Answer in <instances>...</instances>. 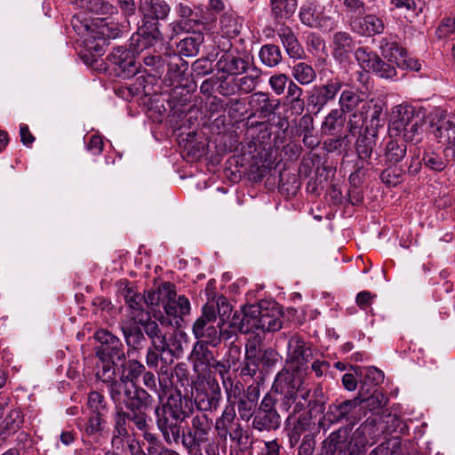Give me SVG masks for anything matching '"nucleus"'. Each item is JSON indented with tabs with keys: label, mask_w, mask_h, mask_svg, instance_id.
Here are the masks:
<instances>
[{
	"label": "nucleus",
	"mask_w": 455,
	"mask_h": 455,
	"mask_svg": "<svg viewBox=\"0 0 455 455\" xmlns=\"http://www.w3.org/2000/svg\"><path fill=\"white\" fill-rule=\"evenodd\" d=\"M115 412L113 413V434L111 444L114 448L119 449L124 446V441L129 439L131 435L129 428L128 412L124 410L121 403H114Z\"/></svg>",
	"instance_id": "20"
},
{
	"label": "nucleus",
	"mask_w": 455,
	"mask_h": 455,
	"mask_svg": "<svg viewBox=\"0 0 455 455\" xmlns=\"http://www.w3.org/2000/svg\"><path fill=\"white\" fill-rule=\"evenodd\" d=\"M435 136L447 141L443 156L455 162V116H449L437 128Z\"/></svg>",
	"instance_id": "28"
},
{
	"label": "nucleus",
	"mask_w": 455,
	"mask_h": 455,
	"mask_svg": "<svg viewBox=\"0 0 455 455\" xmlns=\"http://www.w3.org/2000/svg\"><path fill=\"white\" fill-rule=\"evenodd\" d=\"M193 397L196 407L200 411H215L222 398L219 383L211 378L198 375L192 381Z\"/></svg>",
	"instance_id": "6"
},
{
	"label": "nucleus",
	"mask_w": 455,
	"mask_h": 455,
	"mask_svg": "<svg viewBox=\"0 0 455 455\" xmlns=\"http://www.w3.org/2000/svg\"><path fill=\"white\" fill-rule=\"evenodd\" d=\"M139 323L143 328L146 336L150 339L151 346L160 353L172 352L174 346L175 335L170 332L164 326V323H160L149 317L140 318Z\"/></svg>",
	"instance_id": "13"
},
{
	"label": "nucleus",
	"mask_w": 455,
	"mask_h": 455,
	"mask_svg": "<svg viewBox=\"0 0 455 455\" xmlns=\"http://www.w3.org/2000/svg\"><path fill=\"white\" fill-rule=\"evenodd\" d=\"M106 415L91 414L85 424L86 435L92 436L100 434L107 426Z\"/></svg>",
	"instance_id": "55"
},
{
	"label": "nucleus",
	"mask_w": 455,
	"mask_h": 455,
	"mask_svg": "<svg viewBox=\"0 0 455 455\" xmlns=\"http://www.w3.org/2000/svg\"><path fill=\"white\" fill-rule=\"evenodd\" d=\"M379 48L381 54L388 61L398 62L397 55L400 54L403 57L402 49L399 47L397 43L390 41L388 38L384 37L379 41Z\"/></svg>",
	"instance_id": "51"
},
{
	"label": "nucleus",
	"mask_w": 455,
	"mask_h": 455,
	"mask_svg": "<svg viewBox=\"0 0 455 455\" xmlns=\"http://www.w3.org/2000/svg\"><path fill=\"white\" fill-rule=\"evenodd\" d=\"M343 113L339 109L331 110L322 124V131L325 133H331L344 124Z\"/></svg>",
	"instance_id": "52"
},
{
	"label": "nucleus",
	"mask_w": 455,
	"mask_h": 455,
	"mask_svg": "<svg viewBox=\"0 0 455 455\" xmlns=\"http://www.w3.org/2000/svg\"><path fill=\"white\" fill-rule=\"evenodd\" d=\"M362 399L363 403H365L364 407H366L371 411L381 409L387 404V402L386 395L377 389L374 390L369 397H363L362 395Z\"/></svg>",
	"instance_id": "57"
},
{
	"label": "nucleus",
	"mask_w": 455,
	"mask_h": 455,
	"mask_svg": "<svg viewBox=\"0 0 455 455\" xmlns=\"http://www.w3.org/2000/svg\"><path fill=\"white\" fill-rule=\"evenodd\" d=\"M229 438L240 447H247L251 443L248 432L243 430L236 418L233 419L231 424Z\"/></svg>",
	"instance_id": "48"
},
{
	"label": "nucleus",
	"mask_w": 455,
	"mask_h": 455,
	"mask_svg": "<svg viewBox=\"0 0 455 455\" xmlns=\"http://www.w3.org/2000/svg\"><path fill=\"white\" fill-rule=\"evenodd\" d=\"M276 399L266 395L252 419L251 427L259 432H270L281 426V416L275 408Z\"/></svg>",
	"instance_id": "12"
},
{
	"label": "nucleus",
	"mask_w": 455,
	"mask_h": 455,
	"mask_svg": "<svg viewBox=\"0 0 455 455\" xmlns=\"http://www.w3.org/2000/svg\"><path fill=\"white\" fill-rule=\"evenodd\" d=\"M140 432H142L143 439L148 443V455H155L161 448L165 446L163 444L158 435L150 431V427L147 428V430H141Z\"/></svg>",
	"instance_id": "59"
},
{
	"label": "nucleus",
	"mask_w": 455,
	"mask_h": 455,
	"mask_svg": "<svg viewBox=\"0 0 455 455\" xmlns=\"http://www.w3.org/2000/svg\"><path fill=\"white\" fill-rule=\"evenodd\" d=\"M150 46V44H148L146 47H142L141 49L137 45L134 51H131L124 46L116 47L110 53L109 60L118 68L120 75L122 74L124 78L132 77L138 72L134 52L140 54Z\"/></svg>",
	"instance_id": "17"
},
{
	"label": "nucleus",
	"mask_w": 455,
	"mask_h": 455,
	"mask_svg": "<svg viewBox=\"0 0 455 455\" xmlns=\"http://www.w3.org/2000/svg\"><path fill=\"white\" fill-rule=\"evenodd\" d=\"M362 395L354 399L337 402L328 406L326 419L331 423H339L345 421L350 426L357 424L363 415V407Z\"/></svg>",
	"instance_id": "11"
},
{
	"label": "nucleus",
	"mask_w": 455,
	"mask_h": 455,
	"mask_svg": "<svg viewBox=\"0 0 455 455\" xmlns=\"http://www.w3.org/2000/svg\"><path fill=\"white\" fill-rule=\"evenodd\" d=\"M233 403H236L237 411L239 417L243 421H249L251 419H253L256 413V406L252 403L245 401L241 397L236 402L234 401ZM235 406V404H233Z\"/></svg>",
	"instance_id": "62"
},
{
	"label": "nucleus",
	"mask_w": 455,
	"mask_h": 455,
	"mask_svg": "<svg viewBox=\"0 0 455 455\" xmlns=\"http://www.w3.org/2000/svg\"><path fill=\"white\" fill-rule=\"evenodd\" d=\"M421 116H422L417 113L412 106H395L393 108L390 116V133H394L395 136L401 135L403 129H404L411 120H415L416 118H419Z\"/></svg>",
	"instance_id": "23"
},
{
	"label": "nucleus",
	"mask_w": 455,
	"mask_h": 455,
	"mask_svg": "<svg viewBox=\"0 0 455 455\" xmlns=\"http://www.w3.org/2000/svg\"><path fill=\"white\" fill-rule=\"evenodd\" d=\"M216 308L214 304L207 303L202 308L201 315L195 321L192 332L199 341H206L215 347L220 343L218 331Z\"/></svg>",
	"instance_id": "10"
},
{
	"label": "nucleus",
	"mask_w": 455,
	"mask_h": 455,
	"mask_svg": "<svg viewBox=\"0 0 455 455\" xmlns=\"http://www.w3.org/2000/svg\"><path fill=\"white\" fill-rule=\"evenodd\" d=\"M236 418L235 410L234 405L226 406L220 417L216 419L214 428L218 442L223 443V448L226 449L228 437H229L231 424L233 419Z\"/></svg>",
	"instance_id": "33"
},
{
	"label": "nucleus",
	"mask_w": 455,
	"mask_h": 455,
	"mask_svg": "<svg viewBox=\"0 0 455 455\" xmlns=\"http://www.w3.org/2000/svg\"><path fill=\"white\" fill-rule=\"evenodd\" d=\"M282 312L275 302L262 301L257 305H248L243 308V317L239 331L243 333L276 331L282 328Z\"/></svg>",
	"instance_id": "3"
},
{
	"label": "nucleus",
	"mask_w": 455,
	"mask_h": 455,
	"mask_svg": "<svg viewBox=\"0 0 455 455\" xmlns=\"http://www.w3.org/2000/svg\"><path fill=\"white\" fill-rule=\"evenodd\" d=\"M193 412L192 400L176 391L168 395L165 402L154 409L157 429L167 444H179L182 437V423Z\"/></svg>",
	"instance_id": "1"
},
{
	"label": "nucleus",
	"mask_w": 455,
	"mask_h": 455,
	"mask_svg": "<svg viewBox=\"0 0 455 455\" xmlns=\"http://www.w3.org/2000/svg\"><path fill=\"white\" fill-rule=\"evenodd\" d=\"M254 355L259 366L261 365L266 369L273 367L278 362L277 352L270 347L259 350L255 348Z\"/></svg>",
	"instance_id": "53"
},
{
	"label": "nucleus",
	"mask_w": 455,
	"mask_h": 455,
	"mask_svg": "<svg viewBox=\"0 0 455 455\" xmlns=\"http://www.w3.org/2000/svg\"><path fill=\"white\" fill-rule=\"evenodd\" d=\"M215 67L224 76H237L246 72L249 61L240 55L237 49H229L222 52Z\"/></svg>",
	"instance_id": "18"
},
{
	"label": "nucleus",
	"mask_w": 455,
	"mask_h": 455,
	"mask_svg": "<svg viewBox=\"0 0 455 455\" xmlns=\"http://www.w3.org/2000/svg\"><path fill=\"white\" fill-rule=\"evenodd\" d=\"M94 338L98 342L95 347L96 356L102 366L112 364L115 367L125 359L124 346L117 336L108 330L100 329L95 332Z\"/></svg>",
	"instance_id": "8"
},
{
	"label": "nucleus",
	"mask_w": 455,
	"mask_h": 455,
	"mask_svg": "<svg viewBox=\"0 0 455 455\" xmlns=\"http://www.w3.org/2000/svg\"><path fill=\"white\" fill-rule=\"evenodd\" d=\"M303 90L292 80H290L287 86L286 100L292 110L297 113H302L305 107L302 99Z\"/></svg>",
	"instance_id": "42"
},
{
	"label": "nucleus",
	"mask_w": 455,
	"mask_h": 455,
	"mask_svg": "<svg viewBox=\"0 0 455 455\" xmlns=\"http://www.w3.org/2000/svg\"><path fill=\"white\" fill-rule=\"evenodd\" d=\"M213 60L209 57L197 59L192 64V70L196 76H204L214 70Z\"/></svg>",
	"instance_id": "61"
},
{
	"label": "nucleus",
	"mask_w": 455,
	"mask_h": 455,
	"mask_svg": "<svg viewBox=\"0 0 455 455\" xmlns=\"http://www.w3.org/2000/svg\"><path fill=\"white\" fill-rule=\"evenodd\" d=\"M365 100L361 97V95L354 92L352 90H344L339 97V104L340 109H339L343 114L351 113L355 114L360 111V107Z\"/></svg>",
	"instance_id": "35"
},
{
	"label": "nucleus",
	"mask_w": 455,
	"mask_h": 455,
	"mask_svg": "<svg viewBox=\"0 0 455 455\" xmlns=\"http://www.w3.org/2000/svg\"><path fill=\"white\" fill-rule=\"evenodd\" d=\"M145 366L136 359L121 361L118 367L120 374L116 379V366L108 364L99 368L96 376L106 384L108 395L112 402H120V398L124 396L133 395L135 392L147 391L146 389L136 385L139 379L144 372Z\"/></svg>",
	"instance_id": "2"
},
{
	"label": "nucleus",
	"mask_w": 455,
	"mask_h": 455,
	"mask_svg": "<svg viewBox=\"0 0 455 455\" xmlns=\"http://www.w3.org/2000/svg\"><path fill=\"white\" fill-rule=\"evenodd\" d=\"M330 46L333 58L339 62H343L348 59L350 53L354 51L355 41L350 33L337 31L331 36Z\"/></svg>",
	"instance_id": "25"
},
{
	"label": "nucleus",
	"mask_w": 455,
	"mask_h": 455,
	"mask_svg": "<svg viewBox=\"0 0 455 455\" xmlns=\"http://www.w3.org/2000/svg\"><path fill=\"white\" fill-rule=\"evenodd\" d=\"M425 125L426 122L424 121L423 116L411 120V123H409V124H407V126L402 131L404 140L411 141L415 144L420 142L423 139Z\"/></svg>",
	"instance_id": "40"
},
{
	"label": "nucleus",
	"mask_w": 455,
	"mask_h": 455,
	"mask_svg": "<svg viewBox=\"0 0 455 455\" xmlns=\"http://www.w3.org/2000/svg\"><path fill=\"white\" fill-rule=\"evenodd\" d=\"M259 57L262 64L268 68L276 67L283 60L280 47L274 44L262 45L259 52Z\"/></svg>",
	"instance_id": "36"
},
{
	"label": "nucleus",
	"mask_w": 455,
	"mask_h": 455,
	"mask_svg": "<svg viewBox=\"0 0 455 455\" xmlns=\"http://www.w3.org/2000/svg\"><path fill=\"white\" fill-rule=\"evenodd\" d=\"M401 443L397 439L388 440L377 446L372 453L374 455H399Z\"/></svg>",
	"instance_id": "60"
},
{
	"label": "nucleus",
	"mask_w": 455,
	"mask_h": 455,
	"mask_svg": "<svg viewBox=\"0 0 455 455\" xmlns=\"http://www.w3.org/2000/svg\"><path fill=\"white\" fill-rule=\"evenodd\" d=\"M165 63L168 68L166 76L168 77L170 84L178 81L188 67L187 62L178 54L166 56Z\"/></svg>",
	"instance_id": "39"
},
{
	"label": "nucleus",
	"mask_w": 455,
	"mask_h": 455,
	"mask_svg": "<svg viewBox=\"0 0 455 455\" xmlns=\"http://www.w3.org/2000/svg\"><path fill=\"white\" fill-rule=\"evenodd\" d=\"M212 419L205 413L192 415L182 430L180 444L188 454L202 452L203 445L212 435Z\"/></svg>",
	"instance_id": "5"
},
{
	"label": "nucleus",
	"mask_w": 455,
	"mask_h": 455,
	"mask_svg": "<svg viewBox=\"0 0 455 455\" xmlns=\"http://www.w3.org/2000/svg\"><path fill=\"white\" fill-rule=\"evenodd\" d=\"M406 145L403 141L390 139L385 147V156L391 164L400 162L406 155Z\"/></svg>",
	"instance_id": "43"
},
{
	"label": "nucleus",
	"mask_w": 455,
	"mask_h": 455,
	"mask_svg": "<svg viewBox=\"0 0 455 455\" xmlns=\"http://www.w3.org/2000/svg\"><path fill=\"white\" fill-rule=\"evenodd\" d=\"M341 87L340 79L334 77L328 80L325 84L313 88L308 97V105L316 108L317 111L321 110L329 101L335 99Z\"/></svg>",
	"instance_id": "19"
},
{
	"label": "nucleus",
	"mask_w": 455,
	"mask_h": 455,
	"mask_svg": "<svg viewBox=\"0 0 455 455\" xmlns=\"http://www.w3.org/2000/svg\"><path fill=\"white\" fill-rule=\"evenodd\" d=\"M177 12L180 20L168 25L171 39L181 32H196L199 26L204 23L205 18L199 8L192 9L187 4H180Z\"/></svg>",
	"instance_id": "14"
},
{
	"label": "nucleus",
	"mask_w": 455,
	"mask_h": 455,
	"mask_svg": "<svg viewBox=\"0 0 455 455\" xmlns=\"http://www.w3.org/2000/svg\"><path fill=\"white\" fill-rule=\"evenodd\" d=\"M395 63V61H385L379 58V63L371 72L380 78L393 79L397 74Z\"/></svg>",
	"instance_id": "58"
},
{
	"label": "nucleus",
	"mask_w": 455,
	"mask_h": 455,
	"mask_svg": "<svg viewBox=\"0 0 455 455\" xmlns=\"http://www.w3.org/2000/svg\"><path fill=\"white\" fill-rule=\"evenodd\" d=\"M203 42V34L194 32V36L182 39L177 44L178 55H184L187 57L196 55Z\"/></svg>",
	"instance_id": "37"
},
{
	"label": "nucleus",
	"mask_w": 455,
	"mask_h": 455,
	"mask_svg": "<svg viewBox=\"0 0 455 455\" xmlns=\"http://www.w3.org/2000/svg\"><path fill=\"white\" fill-rule=\"evenodd\" d=\"M279 187L280 189L283 192H286L287 195H295L300 188V181L299 180L297 175L292 174L289 175L287 177V182H284V176L281 175Z\"/></svg>",
	"instance_id": "63"
},
{
	"label": "nucleus",
	"mask_w": 455,
	"mask_h": 455,
	"mask_svg": "<svg viewBox=\"0 0 455 455\" xmlns=\"http://www.w3.org/2000/svg\"><path fill=\"white\" fill-rule=\"evenodd\" d=\"M277 36L280 38L282 44L283 45L287 54L292 59H302L304 56V50L299 43L297 36H295L292 29L283 25L277 30Z\"/></svg>",
	"instance_id": "31"
},
{
	"label": "nucleus",
	"mask_w": 455,
	"mask_h": 455,
	"mask_svg": "<svg viewBox=\"0 0 455 455\" xmlns=\"http://www.w3.org/2000/svg\"><path fill=\"white\" fill-rule=\"evenodd\" d=\"M383 112V105L379 101L365 100L360 107V111L351 114L347 121V126L351 133H355L364 124L369 123L371 128L380 125V116Z\"/></svg>",
	"instance_id": "15"
},
{
	"label": "nucleus",
	"mask_w": 455,
	"mask_h": 455,
	"mask_svg": "<svg viewBox=\"0 0 455 455\" xmlns=\"http://www.w3.org/2000/svg\"><path fill=\"white\" fill-rule=\"evenodd\" d=\"M285 378V384L281 387L283 394L282 407L290 412L289 419L295 417L298 413L307 409L309 397H311L310 389L302 385L299 380L289 379Z\"/></svg>",
	"instance_id": "9"
},
{
	"label": "nucleus",
	"mask_w": 455,
	"mask_h": 455,
	"mask_svg": "<svg viewBox=\"0 0 455 455\" xmlns=\"http://www.w3.org/2000/svg\"><path fill=\"white\" fill-rule=\"evenodd\" d=\"M121 330L128 347L127 355L131 356L134 351H140L144 348L147 339L144 331L135 324L123 323Z\"/></svg>",
	"instance_id": "29"
},
{
	"label": "nucleus",
	"mask_w": 455,
	"mask_h": 455,
	"mask_svg": "<svg viewBox=\"0 0 455 455\" xmlns=\"http://www.w3.org/2000/svg\"><path fill=\"white\" fill-rule=\"evenodd\" d=\"M355 58L365 72L372 71L379 63V56L367 47L357 48L355 51Z\"/></svg>",
	"instance_id": "38"
},
{
	"label": "nucleus",
	"mask_w": 455,
	"mask_h": 455,
	"mask_svg": "<svg viewBox=\"0 0 455 455\" xmlns=\"http://www.w3.org/2000/svg\"><path fill=\"white\" fill-rule=\"evenodd\" d=\"M422 161L426 167L436 172H441L449 164L454 163V161H448L445 156L443 158L437 152L433 150L425 151Z\"/></svg>",
	"instance_id": "45"
},
{
	"label": "nucleus",
	"mask_w": 455,
	"mask_h": 455,
	"mask_svg": "<svg viewBox=\"0 0 455 455\" xmlns=\"http://www.w3.org/2000/svg\"><path fill=\"white\" fill-rule=\"evenodd\" d=\"M169 4L164 0H140L139 11L142 15L139 48L153 45L161 36L158 20H165L170 12Z\"/></svg>",
	"instance_id": "4"
},
{
	"label": "nucleus",
	"mask_w": 455,
	"mask_h": 455,
	"mask_svg": "<svg viewBox=\"0 0 455 455\" xmlns=\"http://www.w3.org/2000/svg\"><path fill=\"white\" fill-rule=\"evenodd\" d=\"M220 28L228 37L237 36L242 28V23L233 14L225 13L220 18Z\"/></svg>",
	"instance_id": "49"
},
{
	"label": "nucleus",
	"mask_w": 455,
	"mask_h": 455,
	"mask_svg": "<svg viewBox=\"0 0 455 455\" xmlns=\"http://www.w3.org/2000/svg\"><path fill=\"white\" fill-rule=\"evenodd\" d=\"M298 8V0H270V13L276 22L291 19Z\"/></svg>",
	"instance_id": "34"
},
{
	"label": "nucleus",
	"mask_w": 455,
	"mask_h": 455,
	"mask_svg": "<svg viewBox=\"0 0 455 455\" xmlns=\"http://www.w3.org/2000/svg\"><path fill=\"white\" fill-rule=\"evenodd\" d=\"M250 105L259 118H268L278 108L280 101L267 92H258L251 96Z\"/></svg>",
	"instance_id": "26"
},
{
	"label": "nucleus",
	"mask_w": 455,
	"mask_h": 455,
	"mask_svg": "<svg viewBox=\"0 0 455 455\" xmlns=\"http://www.w3.org/2000/svg\"><path fill=\"white\" fill-rule=\"evenodd\" d=\"M375 146L376 138L374 135H362L357 139L355 149L362 163V168L375 169L379 164V156L377 153L373 156Z\"/></svg>",
	"instance_id": "21"
},
{
	"label": "nucleus",
	"mask_w": 455,
	"mask_h": 455,
	"mask_svg": "<svg viewBox=\"0 0 455 455\" xmlns=\"http://www.w3.org/2000/svg\"><path fill=\"white\" fill-rule=\"evenodd\" d=\"M455 34V14H445L435 30L438 38H448Z\"/></svg>",
	"instance_id": "54"
},
{
	"label": "nucleus",
	"mask_w": 455,
	"mask_h": 455,
	"mask_svg": "<svg viewBox=\"0 0 455 455\" xmlns=\"http://www.w3.org/2000/svg\"><path fill=\"white\" fill-rule=\"evenodd\" d=\"M121 293L124 298L125 304L132 310V318L139 323L140 318L149 317L148 312L144 308L145 297L136 292L132 287L125 285Z\"/></svg>",
	"instance_id": "30"
},
{
	"label": "nucleus",
	"mask_w": 455,
	"mask_h": 455,
	"mask_svg": "<svg viewBox=\"0 0 455 455\" xmlns=\"http://www.w3.org/2000/svg\"><path fill=\"white\" fill-rule=\"evenodd\" d=\"M312 355V348L299 336H292L289 339L287 362L294 363L297 370L306 364Z\"/></svg>",
	"instance_id": "22"
},
{
	"label": "nucleus",
	"mask_w": 455,
	"mask_h": 455,
	"mask_svg": "<svg viewBox=\"0 0 455 455\" xmlns=\"http://www.w3.org/2000/svg\"><path fill=\"white\" fill-rule=\"evenodd\" d=\"M87 404L92 414L106 415L108 408L104 395L98 391H92L88 395Z\"/></svg>",
	"instance_id": "50"
},
{
	"label": "nucleus",
	"mask_w": 455,
	"mask_h": 455,
	"mask_svg": "<svg viewBox=\"0 0 455 455\" xmlns=\"http://www.w3.org/2000/svg\"><path fill=\"white\" fill-rule=\"evenodd\" d=\"M299 17L301 23L309 28L331 31L338 26L331 8L328 15L323 10L316 9L311 3L304 4L300 7Z\"/></svg>",
	"instance_id": "16"
},
{
	"label": "nucleus",
	"mask_w": 455,
	"mask_h": 455,
	"mask_svg": "<svg viewBox=\"0 0 455 455\" xmlns=\"http://www.w3.org/2000/svg\"><path fill=\"white\" fill-rule=\"evenodd\" d=\"M209 343L206 341L197 340L193 347L192 357L195 360L194 369L198 371L200 366L204 365L208 367L212 365L214 367L224 366L220 362L215 360L213 352L209 349Z\"/></svg>",
	"instance_id": "32"
},
{
	"label": "nucleus",
	"mask_w": 455,
	"mask_h": 455,
	"mask_svg": "<svg viewBox=\"0 0 455 455\" xmlns=\"http://www.w3.org/2000/svg\"><path fill=\"white\" fill-rule=\"evenodd\" d=\"M141 59L143 60L146 66L152 67L156 71V75H160L164 68V64L166 61V57L163 58L159 55H154L150 52H145ZM156 76V74L154 75Z\"/></svg>",
	"instance_id": "64"
},
{
	"label": "nucleus",
	"mask_w": 455,
	"mask_h": 455,
	"mask_svg": "<svg viewBox=\"0 0 455 455\" xmlns=\"http://www.w3.org/2000/svg\"><path fill=\"white\" fill-rule=\"evenodd\" d=\"M99 15H113L117 13V8L108 0H88L83 6Z\"/></svg>",
	"instance_id": "47"
},
{
	"label": "nucleus",
	"mask_w": 455,
	"mask_h": 455,
	"mask_svg": "<svg viewBox=\"0 0 455 455\" xmlns=\"http://www.w3.org/2000/svg\"><path fill=\"white\" fill-rule=\"evenodd\" d=\"M255 347L246 345L245 363L241 367L240 375L242 377L253 378L259 371V363L254 355Z\"/></svg>",
	"instance_id": "46"
},
{
	"label": "nucleus",
	"mask_w": 455,
	"mask_h": 455,
	"mask_svg": "<svg viewBox=\"0 0 455 455\" xmlns=\"http://www.w3.org/2000/svg\"><path fill=\"white\" fill-rule=\"evenodd\" d=\"M172 283L169 282L164 283L158 289L150 291L145 297V304L148 306H160L162 305L164 309V303L168 296L173 294L172 292Z\"/></svg>",
	"instance_id": "41"
},
{
	"label": "nucleus",
	"mask_w": 455,
	"mask_h": 455,
	"mask_svg": "<svg viewBox=\"0 0 455 455\" xmlns=\"http://www.w3.org/2000/svg\"><path fill=\"white\" fill-rule=\"evenodd\" d=\"M292 76L302 85L311 84L316 78L314 68L305 62H299L292 68Z\"/></svg>",
	"instance_id": "44"
},
{
	"label": "nucleus",
	"mask_w": 455,
	"mask_h": 455,
	"mask_svg": "<svg viewBox=\"0 0 455 455\" xmlns=\"http://www.w3.org/2000/svg\"><path fill=\"white\" fill-rule=\"evenodd\" d=\"M350 26L354 32L363 36L379 35L385 29L383 20L376 14L356 17L351 21Z\"/></svg>",
	"instance_id": "24"
},
{
	"label": "nucleus",
	"mask_w": 455,
	"mask_h": 455,
	"mask_svg": "<svg viewBox=\"0 0 455 455\" xmlns=\"http://www.w3.org/2000/svg\"><path fill=\"white\" fill-rule=\"evenodd\" d=\"M117 403L125 406L130 422L139 431L150 427L152 419L148 411L152 405L153 396L148 391H139L133 395L121 397Z\"/></svg>",
	"instance_id": "7"
},
{
	"label": "nucleus",
	"mask_w": 455,
	"mask_h": 455,
	"mask_svg": "<svg viewBox=\"0 0 455 455\" xmlns=\"http://www.w3.org/2000/svg\"><path fill=\"white\" fill-rule=\"evenodd\" d=\"M172 292L173 294L168 296L164 303V312L168 316H172L179 324L180 320H182L184 315L190 313L189 299L184 295H177L174 285H172Z\"/></svg>",
	"instance_id": "27"
},
{
	"label": "nucleus",
	"mask_w": 455,
	"mask_h": 455,
	"mask_svg": "<svg viewBox=\"0 0 455 455\" xmlns=\"http://www.w3.org/2000/svg\"><path fill=\"white\" fill-rule=\"evenodd\" d=\"M325 398L321 387L314 389L309 397V404L307 405L308 411L307 412L310 414H322L324 411Z\"/></svg>",
	"instance_id": "56"
}]
</instances>
